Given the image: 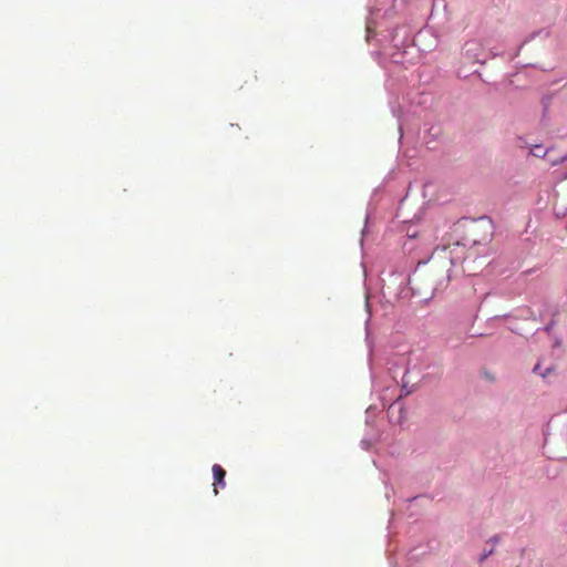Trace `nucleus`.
I'll return each mask as SVG.
<instances>
[{
	"instance_id": "1a4fd4ad",
	"label": "nucleus",
	"mask_w": 567,
	"mask_h": 567,
	"mask_svg": "<svg viewBox=\"0 0 567 567\" xmlns=\"http://www.w3.org/2000/svg\"><path fill=\"white\" fill-rule=\"evenodd\" d=\"M517 567H519V566H517Z\"/></svg>"
},
{
	"instance_id": "0eeeda50",
	"label": "nucleus",
	"mask_w": 567,
	"mask_h": 567,
	"mask_svg": "<svg viewBox=\"0 0 567 567\" xmlns=\"http://www.w3.org/2000/svg\"><path fill=\"white\" fill-rule=\"evenodd\" d=\"M498 542H499V537L496 535L488 539V543H491L493 545L497 544Z\"/></svg>"
},
{
	"instance_id": "7ed1b4c3",
	"label": "nucleus",
	"mask_w": 567,
	"mask_h": 567,
	"mask_svg": "<svg viewBox=\"0 0 567 567\" xmlns=\"http://www.w3.org/2000/svg\"><path fill=\"white\" fill-rule=\"evenodd\" d=\"M551 368H546L544 371L542 370L540 363L535 364L533 368V372L539 374L542 378H547V375L551 372Z\"/></svg>"
},
{
	"instance_id": "39448f33",
	"label": "nucleus",
	"mask_w": 567,
	"mask_h": 567,
	"mask_svg": "<svg viewBox=\"0 0 567 567\" xmlns=\"http://www.w3.org/2000/svg\"><path fill=\"white\" fill-rule=\"evenodd\" d=\"M566 161H567V154H566V155L560 156V157H559V158H557V159H554V161L551 162V164H553V165H558V164H561V163H564V162H566Z\"/></svg>"
},
{
	"instance_id": "f03ea898",
	"label": "nucleus",
	"mask_w": 567,
	"mask_h": 567,
	"mask_svg": "<svg viewBox=\"0 0 567 567\" xmlns=\"http://www.w3.org/2000/svg\"><path fill=\"white\" fill-rule=\"evenodd\" d=\"M212 471L214 476V494L217 495L218 487L224 488L226 486V471L219 464H214Z\"/></svg>"
},
{
	"instance_id": "f257e3e1",
	"label": "nucleus",
	"mask_w": 567,
	"mask_h": 567,
	"mask_svg": "<svg viewBox=\"0 0 567 567\" xmlns=\"http://www.w3.org/2000/svg\"><path fill=\"white\" fill-rule=\"evenodd\" d=\"M494 234V225L491 218L482 216L478 219H471L465 226L463 235V246L486 245Z\"/></svg>"
},
{
	"instance_id": "20e7f679",
	"label": "nucleus",
	"mask_w": 567,
	"mask_h": 567,
	"mask_svg": "<svg viewBox=\"0 0 567 567\" xmlns=\"http://www.w3.org/2000/svg\"><path fill=\"white\" fill-rule=\"evenodd\" d=\"M494 553V549L491 548L488 550H484L477 558L478 563L482 564L485 559H487L492 554Z\"/></svg>"
},
{
	"instance_id": "423d86ee",
	"label": "nucleus",
	"mask_w": 567,
	"mask_h": 567,
	"mask_svg": "<svg viewBox=\"0 0 567 567\" xmlns=\"http://www.w3.org/2000/svg\"><path fill=\"white\" fill-rule=\"evenodd\" d=\"M555 326V321L551 320L548 324H546L543 330L546 331V332H550L553 327Z\"/></svg>"
},
{
	"instance_id": "6e6552de",
	"label": "nucleus",
	"mask_w": 567,
	"mask_h": 567,
	"mask_svg": "<svg viewBox=\"0 0 567 567\" xmlns=\"http://www.w3.org/2000/svg\"><path fill=\"white\" fill-rule=\"evenodd\" d=\"M559 346H560V339H556L555 343H554V347H559Z\"/></svg>"
}]
</instances>
